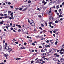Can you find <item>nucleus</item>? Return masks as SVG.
Returning a JSON list of instances; mask_svg holds the SVG:
<instances>
[{
    "instance_id": "de8ad7c7",
    "label": "nucleus",
    "mask_w": 64,
    "mask_h": 64,
    "mask_svg": "<svg viewBox=\"0 0 64 64\" xmlns=\"http://www.w3.org/2000/svg\"><path fill=\"white\" fill-rule=\"evenodd\" d=\"M55 12H56V13H57V10H55Z\"/></svg>"
},
{
    "instance_id": "3c124183",
    "label": "nucleus",
    "mask_w": 64,
    "mask_h": 64,
    "mask_svg": "<svg viewBox=\"0 0 64 64\" xmlns=\"http://www.w3.org/2000/svg\"><path fill=\"white\" fill-rule=\"evenodd\" d=\"M6 47H7V46H4V48H6Z\"/></svg>"
},
{
    "instance_id": "a211bd4d",
    "label": "nucleus",
    "mask_w": 64,
    "mask_h": 64,
    "mask_svg": "<svg viewBox=\"0 0 64 64\" xmlns=\"http://www.w3.org/2000/svg\"><path fill=\"white\" fill-rule=\"evenodd\" d=\"M27 9V8H26L24 10H23V11H24V12H25V10H26Z\"/></svg>"
},
{
    "instance_id": "c9c22d12",
    "label": "nucleus",
    "mask_w": 64,
    "mask_h": 64,
    "mask_svg": "<svg viewBox=\"0 0 64 64\" xmlns=\"http://www.w3.org/2000/svg\"><path fill=\"white\" fill-rule=\"evenodd\" d=\"M10 8H11L12 9H13V6H10Z\"/></svg>"
},
{
    "instance_id": "0eeeda50",
    "label": "nucleus",
    "mask_w": 64,
    "mask_h": 64,
    "mask_svg": "<svg viewBox=\"0 0 64 64\" xmlns=\"http://www.w3.org/2000/svg\"><path fill=\"white\" fill-rule=\"evenodd\" d=\"M63 14H62V15L60 14V15H59V18H60V17H63Z\"/></svg>"
},
{
    "instance_id": "e433bc0d",
    "label": "nucleus",
    "mask_w": 64,
    "mask_h": 64,
    "mask_svg": "<svg viewBox=\"0 0 64 64\" xmlns=\"http://www.w3.org/2000/svg\"><path fill=\"white\" fill-rule=\"evenodd\" d=\"M38 17L39 18H41V15H39L38 16Z\"/></svg>"
},
{
    "instance_id": "412c9836",
    "label": "nucleus",
    "mask_w": 64,
    "mask_h": 64,
    "mask_svg": "<svg viewBox=\"0 0 64 64\" xmlns=\"http://www.w3.org/2000/svg\"><path fill=\"white\" fill-rule=\"evenodd\" d=\"M3 18L4 19H7V16L4 17H3Z\"/></svg>"
},
{
    "instance_id": "37998d69",
    "label": "nucleus",
    "mask_w": 64,
    "mask_h": 64,
    "mask_svg": "<svg viewBox=\"0 0 64 64\" xmlns=\"http://www.w3.org/2000/svg\"><path fill=\"white\" fill-rule=\"evenodd\" d=\"M46 4H47V2H45L44 4V5H46Z\"/></svg>"
},
{
    "instance_id": "13d9d810",
    "label": "nucleus",
    "mask_w": 64,
    "mask_h": 64,
    "mask_svg": "<svg viewBox=\"0 0 64 64\" xmlns=\"http://www.w3.org/2000/svg\"><path fill=\"white\" fill-rule=\"evenodd\" d=\"M4 56L5 57H6L7 56V55H6V54H4Z\"/></svg>"
},
{
    "instance_id": "338daca9",
    "label": "nucleus",
    "mask_w": 64,
    "mask_h": 64,
    "mask_svg": "<svg viewBox=\"0 0 64 64\" xmlns=\"http://www.w3.org/2000/svg\"><path fill=\"white\" fill-rule=\"evenodd\" d=\"M62 5H63V6H64V2H63L62 3Z\"/></svg>"
},
{
    "instance_id": "a878e982",
    "label": "nucleus",
    "mask_w": 64,
    "mask_h": 64,
    "mask_svg": "<svg viewBox=\"0 0 64 64\" xmlns=\"http://www.w3.org/2000/svg\"><path fill=\"white\" fill-rule=\"evenodd\" d=\"M36 54H38V53H36V54H33V56H34V55H36Z\"/></svg>"
},
{
    "instance_id": "bf43d9fd",
    "label": "nucleus",
    "mask_w": 64,
    "mask_h": 64,
    "mask_svg": "<svg viewBox=\"0 0 64 64\" xmlns=\"http://www.w3.org/2000/svg\"><path fill=\"white\" fill-rule=\"evenodd\" d=\"M13 12H12L10 14V16L11 15H13Z\"/></svg>"
},
{
    "instance_id": "8fccbe9b",
    "label": "nucleus",
    "mask_w": 64,
    "mask_h": 64,
    "mask_svg": "<svg viewBox=\"0 0 64 64\" xmlns=\"http://www.w3.org/2000/svg\"><path fill=\"white\" fill-rule=\"evenodd\" d=\"M3 18H4L2 17H0V19H3Z\"/></svg>"
},
{
    "instance_id": "f03ea898",
    "label": "nucleus",
    "mask_w": 64,
    "mask_h": 64,
    "mask_svg": "<svg viewBox=\"0 0 64 64\" xmlns=\"http://www.w3.org/2000/svg\"><path fill=\"white\" fill-rule=\"evenodd\" d=\"M62 11V10L60 9L59 10V12L60 14H62L63 13V12Z\"/></svg>"
},
{
    "instance_id": "ddd939ff",
    "label": "nucleus",
    "mask_w": 64,
    "mask_h": 64,
    "mask_svg": "<svg viewBox=\"0 0 64 64\" xmlns=\"http://www.w3.org/2000/svg\"><path fill=\"white\" fill-rule=\"evenodd\" d=\"M19 60H21V58H19L16 59V60H17V61H19Z\"/></svg>"
},
{
    "instance_id": "39448f33",
    "label": "nucleus",
    "mask_w": 64,
    "mask_h": 64,
    "mask_svg": "<svg viewBox=\"0 0 64 64\" xmlns=\"http://www.w3.org/2000/svg\"><path fill=\"white\" fill-rule=\"evenodd\" d=\"M37 63H41V62L40 61V60H37Z\"/></svg>"
},
{
    "instance_id": "f3484780",
    "label": "nucleus",
    "mask_w": 64,
    "mask_h": 64,
    "mask_svg": "<svg viewBox=\"0 0 64 64\" xmlns=\"http://www.w3.org/2000/svg\"><path fill=\"white\" fill-rule=\"evenodd\" d=\"M39 10V11H41V9H40L39 8H38L37 10Z\"/></svg>"
},
{
    "instance_id": "9b49d317",
    "label": "nucleus",
    "mask_w": 64,
    "mask_h": 64,
    "mask_svg": "<svg viewBox=\"0 0 64 64\" xmlns=\"http://www.w3.org/2000/svg\"><path fill=\"white\" fill-rule=\"evenodd\" d=\"M52 52V49H50L49 50V52H48V54H49V53H51Z\"/></svg>"
},
{
    "instance_id": "4be33fe9",
    "label": "nucleus",
    "mask_w": 64,
    "mask_h": 64,
    "mask_svg": "<svg viewBox=\"0 0 64 64\" xmlns=\"http://www.w3.org/2000/svg\"><path fill=\"white\" fill-rule=\"evenodd\" d=\"M63 48H62L61 50H60V52H62V51H63Z\"/></svg>"
},
{
    "instance_id": "774afa93",
    "label": "nucleus",
    "mask_w": 64,
    "mask_h": 64,
    "mask_svg": "<svg viewBox=\"0 0 64 64\" xmlns=\"http://www.w3.org/2000/svg\"><path fill=\"white\" fill-rule=\"evenodd\" d=\"M0 64H4V63L2 62V63H0Z\"/></svg>"
},
{
    "instance_id": "cd10ccee",
    "label": "nucleus",
    "mask_w": 64,
    "mask_h": 64,
    "mask_svg": "<svg viewBox=\"0 0 64 64\" xmlns=\"http://www.w3.org/2000/svg\"><path fill=\"white\" fill-rule=\"evenodd\" d=\"M51 8H50V10L49 12V13H50H50H51Z\"/></svg>"
},
{
    "instance_id": "603ef678",
    "label": "nucleus",
    "mask_w": 64,
    "mask_h": 64,
    "mask_svg": "<svg viewBox=\"0 0 64 64\" xmlns=\"http://www.w3.org/2000/svg\"><path fill=\"white\" fill-rule=\"evenodd\" d=\"M56 57H59V55H57L56 56Z\"/></svg>"
},
{
    "instance_id": "79ce46f5",
    "label": "nucleus",
    "mask_w": 64,
    "mask_h": 64,
    "mask_svg": "<svg viewBox=\"0 0 64 64\" xmlns=\"http://www.w3.org/2000/svg\"><path fill=\"white\" fill-rule=\"evenodd\" d=\"M23 9V8H20V9H19V10H22Z\"/></svg>"
},
{
    "instance_id": "69168bd1",
    "label": "nucleus",
    "mask_w": 64,
    "mask_h": 64,
    "mask_svg": "<svg viewBox=\"0 0 64 64\" xmlns=\"http://www.w3.org/2000/svg\"><path fill=\"white\" fill-rule=\"evenodd\" d=\"M11 16V17H12V18H13L14 17V16L13 15H12Z\"/></svg>"
},
{
    "instance_id": "dca6fc26",
    "label": "nucleus",
    "mask_w": 64,
    "mask_h": 64,
    "mask_svg": "<svg viewBox=\"0 0 64 64\" xmlns=\"http://www.w3.org/2000/svg\"><path fill=\"white\" fill-rule=\"evenodd\" d=\"M53 60H54V61H57V59H56V58H54Z\"/></svg>"
},
{
    "instance_id": "7c9ffc66",
    "label": "nucleus",
    "mask_w": 64,
    "mask_h": 64,
    "mask_svg": "<svg viewBox=\"0 0 64 64\" xmlns=\"http://www.w3.org/2000/svg\"><path fill=\"white\" fill-rule=\"evenodd\" d=\"M32 45H33V46H35L36 44H32Z\"/></svg>"
},
{
    "instance_id": "c03bdc74",
    "label": "nucleus",
    "mask_w": 64,
    "mask_h": 64,
    "mask_svg": "<svg viewBox=\"0 0 64 64\" xmlns=\"http://www.w3.org/2000/svg\"><path fill=\"white\" fill-rule=\"evenodd\" d=\"M46 43H49V41L48 40H47L46 41Z\"/></svg>"
},
{
    "instance_id": "9d476101",
    "label": "nucleus",
    "mask_w": 64,
    "mask_h": 64,
    "mask_svg": "<svg viewBox=\"0 0 64 64\" xmlns=\"http://www.w3.org/2000/svg\"><path fill=\"white\" fill-rule=\"evenodd\" d=\"M21 49H26V48H25L24 47H21V48H19V49H21Z\"/></svg>"
},
{
    "instance_id": "7ed1b4c3",
    "label": "nucleus",
    "mask_w": 64,
    "mask_h": 64,
    "mask_svg": "<svg viewBox=\"0 0 64 64\" xmlns=\"http://www.w3.org/2000/svg\"><path fill=\"white\" fill-rule=\"evenodd\" d=\"M30 25L32 26V27H34L35 26V23L34 22H32V24H30Z\"/></svg>"
},
{
    "instance_id": "58836bf2",
    "label": "nucleus",
    "mask_w": 64,
    "mask_h": 64,
    "mask_svg": "<svg viewBox=\"0 0 64 64\" xmlns=\"http://www.w3.org/2000/svg\"><path fill=\"white\" fill-rule=\"evenodd\" d=\"M21 30H18V31L19 32H21Z\"/></svg>"
},
{
    "instance_id": "a18cd8bd",
    "label": "nucleus",
    "mask_w": 64,
    "mask_h": 64,
    "mask_svg": "<svg viewBox=\"0 0 64 64\" xmlns=\"http://www.w3.org/2000/svg\"><path fill=\"white\" fill-rule=\"evenodd\" d=\"M15 43L16 44H19V42H16Z\"/></svg>"
},
{
    "instance_id": "052dcab7",
    "label": "nucleus",
    "mask_w": 64,
    "mask_h": 64,
    "mask_svg": "<svg viewBox=\"0 0 64 64\" xmlns=\"http://www.w3.org/2000/svg\"><path fill=\"white\" fill-rule=\"evenodd\" d=\"M28 23H30V21L29 20H28Z\"/></svg>"
},
{
    "instance_id": "5fc2aeb1",
    "label": "nucleus",
    "mask_w": 64,
    "mask_h": 64,
    "mask_svg": "<svg viewBox=\"0 0 64 64\" xmlns=\"http://www.w3.org/2000/svg\"><path fill=\"white\" fill-rule=\"evenodd\" d=\"M53 32L54 33H56V31L54 30L53 31Z\"/></svg>"
},
{
    "instance_id": "6ab92c4d",
    "label": "nucleus",
    "mask_w": 64,
    "mask_h": 64,
    "mask_svg": "<svg viewBox=\"0 0 64 64\" xmlns=\"http://www.w3.org/2000/svg\"><path fill=\"white\" fill-rule=\"evenodd\" d=\"M59 22L58 20H56L55 22L56 23H58Z\"/></svg>"
},
{
    "instance_id": "c85d7f7f",
    "label": "nucleus",
    "mask_w": 64,
    "mask_h": 64,
    "mask_svg": "<svg viewBox=\"0 0 64 64\" xmlns=\"http://www.w3.org/2000/svg\"><path fill=\"white\" fill-rule=\"evenodd\" d=\"M18 27H19V28H21V26H20V25H18Z\"/></svg>"
},
{
    "instance_id": "4468645a",
    "label": "nucleus",
    "mask_w": 64,
    "mask_h": 64,
    "mask_svg": "<svg viewBox=\"0 0 64 64\" xmlns=\"http://www.w3.org/2000/svg\"><path fill=\"white\" fill-rule=\"evenodd\" d=\"M34 22V21H33V20H32L30 22V24H31L32 23Z\"/></svg>"
},
{
    "instance_id": "f8f14e48",
    "label": "nucleus",
    "mask_w": 64,
    "mask_h": 64,
    "mask_svg": "<svg viewBox=\"0 0 64 64\" xmlns=\"http://www.w3.org/2000/svg\"><path fill=\"white\" fill-rule=\"evenodd\" d=\"M0 17H3L4 16V15L2 14H0Z\"/></svg>"
},
{
    "instance_id": "393cba45",
    "label": "nucleus",
    "mask_w": 64,
    "mask_h": 64,
    "mask_svg": "<svg viewBox=\"0 0 64 64\" xmlns=\"http://www.w3.org/2000/svg\"><path fill=\"white\" fill-rule=\"evenodd\" d=\"M41 26L42 27H43L44 26V25L43 24H41Z\"/></svg>"
},
{
    "instance_id": "423d86ee",
    "label": "nucleus",
    "mask_w": 64,
    "mask_h": 64,
    "mask_svg": "<svg viewBox=\"0 0 64 64\" xmlns=\"http://www.w3.org/2000/svg\"><path fill=\"white\" fill-rule=\"evenodd\" d=\"M6 50H10V49H11V48H9V47L6 46Z\"/></svg>"
},
{
    "instance_id": "c756f323",
    "label": "nucleus",
    "mask_w": 64,
    "mask_h": 64,
    "mask_svg": "<svg viewBox=\"0 0 64 64\" xmlns=\"http://www.w3.org/2000/svg\"><path fill=\"white\" fill-rule=\"evenodd\" d=\"M31 2L30 1H28V3L29 4V3H31Z\"/></svg>"
},
{
    "instance_id": "2f4dec72",
    "label": "nucleus",
    "mask_w": 64,
    "mask_h": 64,
    "mask_svg": "<svg viewBox=\"0 0 64 64\" xmlns=\"http://www.w3.org/2000/svg\"><path fill=\"white\" fill-rule=\"evenodd\" d=\"M8 13H11V11H8Z\"/></svg>"
},
{
    "instance_id": "aec40b11",
    "label": "nucleus",
    "mask_w": 64,
    "mask_h": 64,
    "mask_svg": "<svg viewBox=\"0 0 64 64\" xmlns=\"http://www.w3.org/2000/svg\"><path fill=\"white\" fill-rule=\"evenodd\" d=\"M31 64H33V63H34V61L33 60L31 61Z\"/></svg>"
},
{
    "instance_id": "0e129e2a",
    "label": "nucleus",
    "mask_w": 64,
    "mask_h": 64,
    "mask_svg": "<svg viewBox=\"0 0 64 64\" xmlns=\"http://www.w3.org/2000/svg\"><path fill=\"white\" fill-rule=\"evenodd\" d=\"M12 18L11 17H10V20H11V19H12Z\"/></svg>"
},
{
    "instance_id": "a19ab883",
    "label": "nucleus",
    "mask_w": 64,
    "mask_h": 64,
    "mask_svg": "<svg viewBox=\"0 0 64 64\" xmlns=\"http://www.w3.org/2000/svg\"><path fill=\"white\" fill-rule=\"evenodd\" d=\"M4 63H6V60H4Z\"/></svg>"
},
{
    "instance_id": "49530a36",
    "label": "nucleus",
    "mask_w": 64,
    "mask_h": 64,
    "mask_svg": "<svg viewBox=\"0 0 64 64\" xmlns=\"http://www.w3.org/2000/svg\"><path fill=\"white\" fill-rule=\"evenodd\" d=\"M30 42H32V40H30Z\"/></svg>"
},
{
    "instance_id": "4d7b16f0",
    "label": "nucleus",
    "mask_w": 64,
    "mask_h": 64,
    "mask_svg": "<svg viewBox=\"0 0 64 64\" xmlns=\"http://www.w3.org/2000/svg\"><path fill=\"white\" fill-rule=\"evenodd\" d=\"M60 21H63V19L62 18H61L60 19Z\"/></svg>"
},
{
    "instance_id": "e2e57ef3",
    "label": "nucleus",
    "mask_w": 64,
    "mask_h": 64,
    "mask_svg": "<svg viewBox=\"0 0 64 64\" xmlns=\"http://www.w3.org/2000/svg\"><path fill=\"white\" fill-rule=\"evenodd\" d=\"M40 30H42V28L41 27L40 28Z\"/></svg>"
},
{
    "instance_id": "09e8293b",
    "label": "nucleus",
    "mask_w": 64,
    "mask_h": 64,
    "mask_svg": "<svg viewBox=\"0 0 64 64\" xmlns=\"http://www.w3.org/2000/svg\"><path fill=\"white\" fill-rule=\"evenodd\" d=\"M45 2V1L44 0H43L42 2V3H44Z\"/></svg>"
},
{
    "instance_id": "72a5a7b5",
    "label": "nucleus",
    "mask_w": 64,
    "mask_h": 64,
    "mask_svg": "<svg viewBox=\"0 0 64 64\" xmlns=\"http://www.w3.org/2000/svg\"><path fill=\"white\" fill-rule=\"evenodd\" d=\"M58 43V42H56V43H55L56 45Z\"/></svg>"
},
{
    "instance_id": "6e6552de",
    "label": "nucleus",
    "mask_w": 64,
    "mask_h": 64,
    "mask_svg": "<svg viewBox=\"0 0 64 64\" xmlns=\"http://www.w3.org/2000/svg\"><path fill=\"white\" fill-rule=\"evenodd\" d=\"M53 18L52 17H50V20L51 21H52L53 20Z\"/></svg>"
},
{
    "instance_id": "864d4df0",
    "label": "nucleus",
    "mask_w": 64,
    "mask_h": 64,
    "mask_svg": "<svg viewBox=\"0 0 64 64\" xmlns=\"http://www.w3.org/2000/svg\"><path fill=\"white\" fill-rule=\"evenodd\" d=\"M57 55V54H54V56H56V55Z\"/></svg>"
},
{
    "instance_id": "b1692460",
    "label": "nucleus",
    "mask_w": 64,
    "mask_h": 64,
    "mask_svg": "<svg viewBox=\"0 0 64 64\" xmlns=\"http://www.w3.org/2000/svg\"><path fill=\"white\" fill-rule=\"evenodd\" d=\"M46 53H44L43 54V55L44 56V55H46Z\"/></svg>"
},
{
    "instance_id": "473e14b6",
    "label": "nucleus",
    "mask_w": 64,
    "mask_h": 64,
    "mask_svg": "<svg viewBox=\"0 0 64 64\" xmlns=\"http://www.w3.org/2000/svg\"><path fill=\"white\" fill-rule=\"evenodd\" d=\"M41 36H38V38H41Z\"/></svg>"
},
{
    "instance_id": "bb28decb",
    "label": "nucleus",
    "mask_w": 64,
    "mask_h": 64,
    "mask_svg": "<svg viewBox=\"0 0 64 64\" xmlns=\"http://www.w3.org/2000/svg\"><path fill=\"white\" fill-rule=\"evenodd\" d=\"M60 54H64V52H60Z\"/></svg>"
},
{
    "instance_id": "20e7f679",
    "label": "nucleus",
    "mask_w": 64,
    "mask_h": 64,
    "mask_svg": "<svg viewBox=\"0 0 64 64\" xmlns=\"http://www.w3.org/2000/svg\"><path fill=\"white\" fill-rule=\"evenodd\" d=\"M60 61L61 62H63L64 61V59L63 58L61 59Z\"/></svg>"
},
{
    "instance_id": "1a4fd4ad",
    "label": "nucleus",
    "mask_w": 64,
    "mask_h": 64,
    "mask_svg": "<svg viewBox=\"0 0 64 64\" xmlns=\"http://www.w3.org/2000/svg\"><path fill=\"white\" fill-rule=\"evenodd\" d=\"M59 7H60L59 5H57L56 6V8L57 9H59Z\"/></svg>"
},
{
    "instance_id": "f257e3e1",
    "label": "nucleus",
    "mask_w": 64,
    "mask_h": 64,
    "mask_svg": "<svg viewBox=\"0 0 64 64\" xmlns=\"http://www.w3.org/2000/svg\"><path fill=\"white\" fill-rule=\"evenodd\" d=\"M50 3L49 4L50 5H52V4H54V3H56V1L54 0H51L50 1Z\"/></svg>"
},
{
    "instance_id": "5701e85b",
    "label": "nucleus",
    "mask_w": 64,
    "mask_h": 64,
    "mask_svg": "<svg viewBox=\"0 0 64 64\" xmlns=\"http://www.w3.org/2000/svg\"><path fill=\"white\" fill-rule=\"evenodd\" d=\"M26 44H27V43L26 42H25L24 44V46H26Z\"/></svg>"
},
{
    "instance_id": "f704fd0d",
    "label": "nucleus",
    "mask_w": 64,
    "mask_h": 64,
    "mask_svg": "<svg viewBox=\"0 0 64 64\" xmlns=\"http://www.w3.org/2000/svg\"><path fill=\"white\" fill-rule=\"evenodd\" d=\"M39 48H42V46H40L39 47Z\"/></svg>"
},
{
    "instance_id": "680f3d73",
    "label": "nucleus",
    "mask_w": 64,
    "mask_h": 64,
    "mask_svg": "<svg viewBox=\"0 0 64 64\" xmlns=\"http://www.w3.org/2000/svg\"><path fill=\"white\" fill-rule=\"evenodd\" d=\"M42 62V63H44V64H45V62H44V61H43Z\"/></svg>"
},
{
    "instance_id": "ea45409f",
    "label": "nucleus",
    "mask_w": 64,
    "mask_h": 64,
    "mask_svg": "<svg viewBox=\"0 0 64 64\" xmlns=\"http://www.w3.org/2000/svg\"><path fill=\"white\" fill-rule=\"evenodd\" d=\"M6 44V46L7 47V43H6V44Z\"/></svg>"
},
{
    "instance_id": "6e6d98bb",
    "label": "nucleus",
    "mask_w": 64,
    "mask_h": 64,
    "mask_svg": "<svg viewBox=\"0 0 64 64\" xmlns=\"http://www.w3.org/2000/svg\"><path fill=\"white\" fill-rule=\"evenodd\" d=\"M11 4V3L10 2H8V5H10V4Z\"/></svg>"
},
{
    "instance_id": "2eb2a0df",
    "label": "nucleus",
    "mask_w": 64,
    "mask_h": 64,
    "mask_svg": "<svg viewBox=\"0 0 64 64\" xmlns=\"http://www.w3.org/2000/svg\"><path fill=\"white\" fill-rule=\"evenodd\" d=\"M3 23H4V21H2V22H0V24H3Z\"/></svg>"
},
{
    "instance_id": "4c0bfd02",
    "label": "nucleus",
    "mask_w": 64,
    "mask_h": 64,
    "mask_svg": "<svg viewBox=\"0 0 64 64\" xmlns=\"http://www.w3.org/2000/svg\"><path fill=\"white\" fill-rule=\"evenodd\" d=\"M10 30H13V28H11Z\"/></svg>"
}]
</instances>
